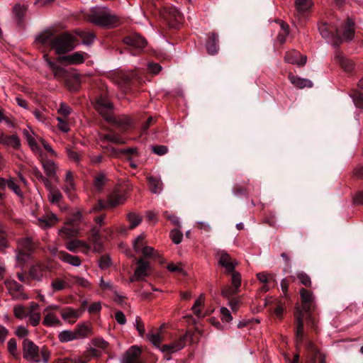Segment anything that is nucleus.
<instances>
[{"instance_id": "47", "label": "nucleus", "mask_w": 363, "mask_h": 363, "mask_svg": "<svg viewBox=\"0 0 363 363\" xmlns=\"http://www.w3.org/2000/svg\"><path fill=\"white\" fill-rule=\"evenodd\" d=\"M106 178V175L104 173L99 174L94 182V186L96 189L100 191L103 189L104 186L105 185Z\"/></svg>"}, {"instance_id": "36", "label": "nucleus", "mask_w": 363, "mask_h": 363, "mask_svg": "<svg viewBox=\"0 0 363 363\" xmlns=\"http://www.w3.org/2000/svg\"><path fill=\"white\" fill-rule=\"evenodd\" d=\"M33 173L38 180L41 181L43 183V184L45 185V188L48 189V191L55 188L52 186L51 182L49 179L50 178L43 176L41 172L37 167H34L33 169Z\"/></svg>"}, {"instance_id": "24", "label": "nucleus", "mask_w": 363, "mask_h": 363, "mask_svg": "<svg viewBox=\"0 0 363 363\" xmlns=\"http://www.w3.org/2000/svg\"><path fill=\"white\" fill-rule=\"evenodd\" d=\"M44 318L43 319V325L49 327H59L62 325L61 320L54 312H43Z\"/></svg>"}, {"instance_id": "28", "label": "nucleus", "mask_w": 363, "mask_h": 363, "mask_svg": "<svg viewBox=\"0 0 363 363\" xmlns=\"http://www.w3.org/2000/svg\"><path fill=\"white\" fill-rule=\"evenodd\" d=\"M206 50L209 55H215L218 50V35L216 33H210L206 42Z\"/></svg>"}, {"instance_id": "56", "label": "nucleus", "mask_w": 363, "mask_h": 363, "mask_svg": "<svg viewBox=\"0 0 363 363\" xmlns=\"http://www.w3.org/2000/svg\"><path fill=\"white\" fill-rule=\"evenodd\" d=\"M297 278L300 281V282L306 287H309L311 286V280L310 277L306 274L305 272H298L297 273Z\"/></svg>"}, {"instance_id": "9", "label": "nucleus", "mask_w": 363, "mask_h": 363, "mask_svg": "<svg viewBox=\"0 0 363 363\" xmlns=\"http://www.w3.org/2000/svg\"><path fill=\"white\" fill-rule=\"evenodd\" d=\"M191 338L190 333L187 332L184 335H182L179 339L174 342L168 344L163 345L160 350L162 352L174 353L184 347L188 340Z\"/></svg>"}, {"instance_id": "37", "label": "nucleus", "mask_w": 363, "mask_h": 363, "mask_svg": "<svg viewBox=\"0 0 363 363\" xmlns=\"http://www.w3.org/2000/svg\"><path fill=\"white\" fill-rule=\"evenodd\" d=\"M27 317L28 318V323L33 327H36L39 325L41 319V315L39 312L30 310L28 311Z\"/></svg>"}, {"instance_id": "32", "label": "nucleus", "mask_w": 363, "mask_h": 363, "mask_svg": "<svg viewBox=\"0 0 363 363\" xmlns=\"http://www.w3.org/2000/svg\"><path fill=\"white\" fill-rule=\"evenodd\" d=\"M23 135L26 139L28 144L30 146L32 151L34 152L40 153L41 150L35 140L34 133L33 130H31L30 128H28V129H24L23 130Z\"/></svg>"}, {"instance_id": "40", "label": "nucleus", "mask_w": 363, "mask_h": 363, "mask_svg": "<svg viewBox=\"0 0 363 363\" xmlns=\"http://www.w3.org/2000/svg\"><path fill=\"white\" fill-rule=\"evenodd\" d=\"M79 77L76 75L69 76L66 80V85L71 91H76L79 87Z\"/></svg>"}, {"instance_id": "38", "label": "nucleus", "mask_w": 363, "mask_h": 363, "mask_svg": "<svg viewBox=\"0 0 363 363\" xmlns=\"http://www.w3.org/2000/svg\"><path fill=\"white\" fill-rule=\"evenodd\" d=\"M58 339L61 342H67L76 340L74 330H65L58 335Z\"/></svg>"}, {"instance_id": "27", "label": "nucleus", "mask_w": 363, "mask_h": 363, "mask_svg": "<svg viewBox=\"0 0 363 363\" xmlns=\"http://www.w3.org/2000/svg\"><path fill=\"white\" fill-rule=\"evenodd\" d=\"M294 6L297 16H304L311 9L313 2L311 0H295Z\"/></svg>"}, {"instance_id": "52", "label": "nucleus", "mask_w": 363, "mask_h": 363, "mask_svg": "<svg viewBox=\"0 0 363 363\" xmlns=\"http://www.w3.org/2000/svg\"><path fill=\"white\" fill-rule=\"evenodd\" d=\"M91 344L95 347L101 349V350H105L108 346V342L101 337L94 338L91 340Z\"/></svg>"}, {"instance_id": "45", "label": "nucleus", "mask_w": 363, "mask_h": 363, "mask_svg": "<svg viewBox=\"0 0 363 363\" xmlns=\"http://www.w3.org/2000/svg\"><path fill=\"white\" fill-rule=\"evenodd\" d=\"M147 337L148 340L156 347L161 348L160 347V343L162 341V337L160 334V333H157L155 334L154 333H149L147 335Z\"/></svg>"}, {"instance_id": "5", "label": "nucleus", "mask_w": 363, "mask_h": 363, "mask_svg": "<svg viewBox=\"0 0 363 363\" xmlns=\"http://www.w3.org/2000/svg\"><path fill=\"white\" fill-rule=\"evenodd\" d=\"M23 357L32 362L48 363L50 353L48 349L43 346L40 349L32 340L25 339L23 343Z\"/></svg>"}, {"instance_id": "49", "label": "nucleus", "mask_w": 363, "mask_h": 363, "mask_svg": "<svg viewBox=\"0 0 363 363\" xmlns=\"http://www.w3.org/2000/svg\"><path fill=\"white\" fill-rule=\"evenodd\" d=\"M354 105L359 108H363V93L355 91L351 95Z\"/></svg>"}, {"instance_id": "29", "label": "nucleus", "mask_w": 363, "mask_h": 363, "mask_svg": "<svg viewBox=\"0 0 363 363\" xmlns=\"http://www.w3.org/2000/svg\"><path fill=\"white\" fill-rule=\"evenodd\" d=\"M46 271V266L41 263L33 265L29 269V276L34 280L40 281Z\"/></svg>"}, {"instance_id": "6", "label": "nucleus", "mask_w": 363, "mask_h": 363, "mask_svg": "<svg viewBox=\"0 0 363 363\" xmlns=\"http://www.w3.org/2000/svg\"><path fill=\"white\" fill-rule=\"evenodd\" d=\"M17 243L16 259L18 264L23 266L30 259L31 255L36 248V243L30 237L19 239Z\"/></svg>"}, {"instance_id": "11", "label": "nucleus", "mask_w": 363, "mask_h": 363, "mask_svg": "<svg viewBox=\"0 0 363 363\" xmlns=\"http://www.w3.org/2000/svg\"><path fill=\"white\" fill-rule=\"evenodd\" d=\"M39 160L40 161L44 172L46 176L54 180H57L58 177L57 176V164L52 160L46 159L42 152L39 154Z\"/></svg>"}, {"instance_id": "53", "label": "nucleus", "mask_w": 363, "mask_h": 363, "mask_svg": "<svg viewBox=\"0 0 363 363\" xmlns=\"http://www.w3.org/2000/svg\"><path fill=\"white\" fill-rule=\"evenodd\" d=\"M13 313L16 318L23 319L27 317L28 312L22 305H17L13 308Z\"/></svg>"}, {"instance_id": "21", "label": "nucleus", "mask_w": 363, "mask_h": 363, "mask_svg": "<svg viewBox=\"0 0 363 363\" xmlns=\"http://www.w3.org/2000/svg\"><path fill=\"white\" fill-rule=\"evenodd\" d=\"M318 30L322 37L326 40H329L333 36L340 37L339 28L328 23L319 24Z\"/></svg>"}, {"instance_id": "64", "label": "nucleus", "mask_w": 363, "mask_h": 363, "mask_svg": "<svg viewBox=\"0 0 363 363\" xmlns=\"http://www.w3.org/2000/svg\"><path fill=\"white\" fill-rule=\"evenodd\" d=\"M152 152L157 155H164L168 152V148L165 145H155L151 147Z\"/></svg>"}, {"instance_id": "18", "label": "nucleus", "mask_w": 363, "mask_h": 363, "mask_svg": "<svg viewBox=\"0 0 363 363\" xmlns=\"http://www.w3.org/2000/svg\"><path fill=\"white\" fill-rule=\"evenodd\" d=\"M85 55L88 56L86 52H75L68 55L59 56L57 57V62H66L69 65H80L84 62Z\"/></svg>"}, {"instance_id": "51", "label": "nucleus", "mask_w": 363, "mask_h": 363, "mask_svg": "<svg viewBox=\"0 0 363 363\" xmlns=\"http://www.w3.org/2000/svg\"><path fill=\"white\" fill-rule=\"evenodd\" d=\"M7 187L12 190L17 196L22 197L23 192L21 190L19 186L15 182L14 179L10 177L9 179V184H7Z\"/></svg>"}, {"instance_id": "60", "label": "nucleus", "mask_w": 363, "mask_h": 363, "mask_svg": "<svg viewBox=\"0 0 363 363\" xmlns=\"http://www.w3.org/2000/svg\"><path fill=\"white\" fill-rule=\"evenodd\" d=\"M135 325L136 329L140 335V336L143 337L145 333V325L143 323L140 317L137 316L135 321Z\"/></svg>"}, {"instance_id": "10", "label": "nucleus", "mask_w": 363, "mask_h": 363, "mask_svg": "<svg viewBox=\"0 0 363 363\" xmlns=\"http://www.w3.org/2000/svg\"><path fill=\"white\" fill-rule=\"evenodd\" d=\"M232 286H225L223 288L221 294L223 297L230 298L237 294L241 285V274L239 272H233L231 276Z\"/></svg>"}, {"instance_id": "34", "label": "nucleus", "mask_w": 363, "mask_h": 363, "mask_svg": "<svg viewBox=\"0 0 363 363\" xmlns=\"http://www.w3.org/2000/svg\"><path fill=\"white\" fill-rule=\"evenodd\" d=\"M277 22L279 23L281 27V30L279 33L277 39L280 44H283L286 42V38L289 34V26L284 21L279 20L277 21Z\"/></svg>"}, {"instance_id": "62", "label": "nucleus", "mask_w": 363, "mask_h": 363, "mask_svg": "<svg viewBox=\"0 0 363 363\" xmlns=\"http://www.w3.org/2000/svg\"><path fill=\"white\" fill-rule=\"evenodd\" d=\"M221 320L223 322L229 323L233 320V317L230 314V311L225 308L222 307L220 308Z\"/></svg>"}, {"instance_id": "42", "label": "nucleus", "mask_w": 363, "mask_h": 363, "mask_svg": "<svg viewBox=\"0 0 363 363\" xmlns=\"http://www.w3.org/2000/svg\"><path fill=\"white\" fill-rule=\"evenodd\" d=\"M78 35L82 39V43L86 45H90L93 43L96 38V35L93 33L90 32H80Z\"/></svg>"}, {"instance_id": "35", "label": "nucleus", "mask_w": 363, "mask_h": 363, "mask_svg": "<svg viewBox=\"0 0 363 363\" xmlns=\"http://www.w3.org/2000/svg\"><path fill=\"white\" fill-rule=\"evenodd\" d=\"M150 184V189L152 193L158 194L162 190V183L160 178L155 176H150L147 178Z\"/></svg>"}, {"instance_id": "43", "label": "nucleus", "mask_w": 363, "mask_h": 363, "mask_svg": "<svg viewBox=\"0 0 363 363\" xmlns=\"http://www.w3.org/2000/svg\"><path fill=\"white\" fill-rule=\"evenodd\" d=\"M127 218L130 222V229H133L138 226L142 221V217L135 213H129Z\"/></svg>"}, {"instance_id": "54", "label": "nucleus", "mask_w": 363, "mask_h": 363, "mask_svg": "<svg viewBox=\"0 0 363 363\" xmlns=\"http://www.w3.org/2000/svg\"><path fill=\"white\" fill-rule=\"evenodd\" d=\"M85 246L86 245L79 240H71L66 244V248L70 252H74L76 249Z\"/></svg>"}, {"instance_id": "20", "label": "nucleus", "mask_w": 363, "mask_h": 363, "mask_svg": "<svg viewBox=\"0 0 363 363\" xmlns=\"http://www.w3.org/2000/svg\"><path fill=\"white\" fill-rule=\"evenodd\" d=\"M218 263L220 265L224 267L228 272L231 273V275L233 272H236L235 268L238 263L231 258L228 253L221 251L218 252Z\"/></svg>"}, {"instance_id": "23", "label": "nucleus", "mask_w": 363, "mask_h": 363, "mask_svg": "<svg viewBox=\"0 0 363 363\" xmlns=\"http://www.w3.org/2000/svg\"><path fill=\"white\" fill-rule=\"evenodd\" d=\"M97 140L104 148H108L107 146L103 145V144L106 142H109V143H115V144L125 143L124 140L121 138H120L115 133H112V132L109 133H106V134H103V133H99Z\"/></svg>"}, {"instance_id": "14", "label": "nucleus", "mask_w": 363, "mask_h": 363, "mask_svg": "<svg viewBox=\"0 0 363 363\" xmlns=\"http://www.w3.org/2000/svg\"><path fill=\"white\" fill-rule=\"evenodd\" d=\"M83 310L75 309L69 306H67L60 309V315L62 318L69 323H74L82 314Z\"/></svg>"}, {"instance_id": "17", "label": "nucleus", "mask_w": 363, "mask_h": 363, "mask_svg": "<svg viewBox=\"0 0 363 363\" xmlns=\"http://www.w3.org/2000/svg\"><path fill=\"white\" fill-rule=\"evenodd\" d=\"M137 267L135 270L133 277L130 279L131 281L143 280L148 274L150 268V263L140 258L137 261Z\"/></svg>"}, {"instance_id": "12", "label": "nucleus", "mask_w": 363, "mask_h": 363, "mask_svg": "<svg viewBox=\"0 0 363 363\" xmlns=\"http://www.w3.org/2000/svg\"><path fill=\"white\" fill-rule=\"evenodd\" d=\"M140 347L133 345L123 354L121 363H143L140 359Z\"/></svg>"}, {"instance_id": "26", "label": "nucleus", "mask_w": 363, "mask_h": 363, "mask_svg": "<svg viewBox=\"0 0 363 363\" xmlns=\"http://www.w3.org/2000/svg\"><path fill=\"white\" fill-rule=\"evenodd\" d=\"M76 340L84 339L92 335V328L85 323L78 324L73 330Z\"/></svg>"}, {"instance_id": "46", "label": "nucleus", "mask_w": 363, "mask_h": 363, "mask_svg": "<svg viewBox=\"0 0 363 363\" xmlns=\"http://www.w3.org/2000/svg\"><path fill=\"white\" fill-rule=\"evenodd\" d=\"M257 278L258 280L263 284H271L274 282V276L271 274H267L265 272H259L257 274Z\"/></svg>"}, {"instance_id": "55", "label": "nucleus", "mask_w": 363, "mask_h": 363, "mask_svg": "<svg viewBox=\"0 0 363 363\" xmlns=\"http://www.w3.org/2000/svg\"><path fill=\"white\" fill-rule=\"evenodd\" d=\"M118 83L123 86H126L128 85L133 79V74L129 73H121L119 76Z\"/></svg>"}, {"instance_id": "61", "label": "nucleus", "mask_w": 363, "mask_h": 363, "mask_svg": "<svg viewBox=\"0 0 363 363\" xmlns=\"http://www.w3.org/2000/svg\"><path fill=\"white\" fill-rule=\"evenodd\" d=\"M145 239V235H139L135 240L133 243L134 249L136 252H140L143 247V240Z\"/></svg>"}, {"instance_id": "39", "label": "nucleus", "mask_w": 363, "mask_h": 363, "mask_svg": "<svg viewBox=\"0 0 363 363\" xmlns=\"http://www.w3.org/2000/svg\"><path fill=\"white\" fill-rule=\"evenodd\" d=\"M50 286L53 292H55L65 289L67 286V283L63 279L57 278L52 279Z\"/></svg>"}, {"instance_id": "50", "label": "nucleus", "mask_w": 363, "mask_h": 363, "mask_svg": "<svg viewBox=\"0 0 363 363\" xmlns=\"http://www.w3.org/2000/svg\"><path fill=\"white\" fill-rule=\"evenodd\" d=\"M8 351L14 357L17 358L18 354L17 352V342L16 339L11 338L7 342Z\"/></svg>"}, {"instance_id": "58", "label": "nucleus", "mask_w": 363, "mask_h": 363, "mask_svg": "<svg viewBox=\"0 0 363 363\" xmlns=\"http://www.w3.org/2000/svg\"><path fill=\"white\" fill-rule=\"evenodd\" d=\"M72 277L75 283L82 287L89 288L91 286L90 281L84 277L79 276H72Z\"/></svg>"}, {"instance_id": "3", "label": "nucleus", "mask_w": 363, "mask_h": 363, "mask_svg": "<svg viewBox=\"0 0 363 363\" xmlns=\"http://www.w3.org/2000/svg\"><path fill=\"white\" fill-rule=\"evenodd\" d=\"M94 108L105 121L115 125L121 130L125 131L133 125L132 119L126 115L114 118L113 116V104L106 96L101 95L97 97L94 104Z\"/></svg>"}, {"instance_id": "15", "label": "nucleus", "mask_w": 363, "mask_h": 363, "mask_svg": "<svg viewBox=\"0 0 363 363\" xmlns=\"http://www.w3.org/2000/svg\"><path fill=\"white\" fill-rule=\"evenodd\" d=\"M123 42L125 45L138 50L143 49L147 45L146 40L138 33H133L125 36L123 38Z\"/></svg>"}, {"instance_id": "4", "label": "nucleus", "mask_w": 363, "mask_h": 363, "mask_svg": "<svg viewBox=\"0 0 363 363\" xmlns=\"http://www.w3.org/2000/svg\"><path fill=\"white\" fill-rule=\"evenodd\" d=\"M86 19L94 25L106 28H115L121 23V18L106 6H94L86 14Z\"/></svg>"}, {"instance_id": "63", "label": "nucleus", "mask_w": 363, "mask_h": 363, "mask_svg": "<svg viewBox=\"0 0 363 363\" xmlns=\"http://www.w3.org/2000/svg\"><path fill=\"white\" fill-rule=\"evenodd\" d=\"M57 120L58 121V128L64 133H68L69 131V125L68 123L61 117H57Z\"/></svg>"}, {"instance_id": "48", "label": "nucleus", "mask_w": 363, "mask_h": 363, "mask_svg": "<svg viewBox=\"0 0 363 363\" xmlns=\"http://www.w3.org/2000/svg\"><path fill=\"white\" fill-rule=\"evenodd\" d=\"M48 197L51 203H55L61 200L62 195L57 188H55L49 191Z\"/></svg>"}, {"instance_id": "2", "label": "nucleus", "mask_w": 363, "mask_h": 363, "mask_svg": "<svg viewBox=\"0 0 363 363\" xmlns=\"http://www.w3.org/2000/svg\"><path fill=\"white\" fill-rule=\"evenodd\" d=\"M301 306H296L294 311L295 317V336L297 345L303 341V318L304 313H308L315 308V298L313 292L302 288L300 290Z\"/></svg>"}, {"instance_id": "33", "label": "nucleus", "mask_w": 363, "mask_h": 363, "mask_svg": "<svg viewBox=\"0 0 363 363\" xmlns=\"http://www.w3.org/2000/svg\"><path fill=\"white\" fill-rule=\"evenodd\" d=\"M335 62L339 64L346 72H351L353 69L354 64L351 60L346 59L344 55L337 51L335 55Z\"/></svg>"}, {"instance_id": "41", "label": "nucleus", "mask_w": 363, "mask_h": 363, "mask_svg": "<svg viewBox=\"0 0 363 363\" xmlns=\"http://www.w3.org/2000/svg\"><path fill=\"white\" fill-rule=\"evenodd\" d=\"M4 145H11L15 149H19L21 147V141L16 135H6Z\"/></svg>"}, {"instance_id": "1", "label": "nucleus", "mask_w": 363, "mask_h": 363, "mask_svg": "<svg viewBox=\"0 0 363 363\" xmlns=\"http://www.w3.org/2000/svg\"><path fill=\"white\" fill-rule=\"evenodd\" d=\"M35 40L60 55L74 50L77 39L74 35L67 32L60 33L54 28H49L38 34Z\"/></svg>"}, {"instance_id": "19", "label": "nucleus", "mask_w": 363, "mask_h": 363, "mask_svg": "<svg viewBox=\"0 0 363 363\" xmlns=\"http://www.w3.org/2000/svg\"><path fill=\"white\" fill-rule=\"evenodd\" d=\"M63 190L69 199L73 201L76 199V194L74 193L76 186L74 180V174L69 170L67 171L65 174Z\"/></svg>"}, {"instance_id": "13", "label": "nucleus", "mask_w": 363, "mask_h": 363, "mask_svg": "<svg viewBox=\"0 0 363 363\" xmlns=\"http://www.w3.org/2000/svg\"><path fill=\"white\" fill-rule=\"evenodd\" d=\"M43 58L46 62L47 65L53 72L54 77L57 79L67 80L68 77L70 76L65 68L58 65L56 62H53L51 60H50L47 54H45L43 55Z\"/></svg>"}, {"instance_id": "31", "label": "nucleus", "mask_w": 363, "mask_h": 363, "mask_svg": "<svg viewBox=\"0 0 363 363\" xmlns=\"http://www.w3.org/2000/svg\"><path fill=\"white\" fill-rule=\"evenodd\" d=\"M288 78L292 84L299 89L311 88L313 86V83L311 80L294 75L291 73L289 74Z\"/></svg>"}, {"instance_id": "44", "label": "nucleus", "mask_w": 363, "mask_h": 363, "mask_svg": "<svg viewBox=\"0 0 363 363\" xmlns=\"http://www.w3.org/2000/svg\"><path fill=\"white\" fill-rule=\"evenodd\" d=\"M205 297L203 294H201L199 297L195 301L191 309L194 311V314L198 317H201V311L199 309V307L204 303Z\"/></svg>"}, {"instance_id": "59", "label": "nucleus", "mask_w": 363, "mask_h": 363, "mask_svg": "<svg viewBox=\"0 0 363 363\" xmlns=\"http://www.w3.org/2000/svg\"><path fill=\"white\" fill-rule=\"evenodd\" d=\"M111 264V260L108 256H102L99 260V267L101 269H108Z\"/></svg>"}, {"instance_id": "22", "label": "nucleus", "mask_w": 363, "mask_h": 363, "mask_svg": "<svg viewBox=\"0 0 363 363\" xmlns=\"http://www.w3.org/2000/svg\"><path fill=\"white\" fill-rule=\"evenodd\" d=\"M52 254L55 255L60 260L67 262L74 267L81 265V259L78 256L72 255L65 251L57 252L56 249L52 250Z\"/></svg>"}, {"instance_id": "8", "label": "nucleus", "mask_w": 363, "mask_h": 363, "mask_svg": "<svg viewBox=\"0 0 363 363\" xmlns=\"http://www.w3.org/2000/svg\"><path fill=\"white\" fill-rule=\"evenodd\" d=\"M125 199H126L125 195L118 193H113L108 196L107 203H105L101 200L99 201L98 204L93 207L89 213L92 211H98L106 208H113L117 205L123 203Z\"/></svg>"}, {"instance_id": "30", "label": "nucleus", "mask_w": 363, "mask_h": 363, "mask_svg": "<svg viewBox=\"0 0 363 363\" xmlns=\"http://www.w3.org/2000/svg\"><path fill=\"white\" fill-rule=\"evenodd\" d=\"M38 225L42 228H50L55 225L57 221V217L52 213H46L38 218Z\"/></svg>"}, {"instance_id": "7", "label": "nucleus", "mask_w": 363, "mask_h": 363, "mask_svg": "<svg viewBox=\"0 0 363 363\" xmlns=\"http://www.w3.org/2000/svg\"><path fill=\"white\" fill-rule=\"evenodd\" d=\"M340 37H336V40L333 43L335 47H337L342 40H351L354 35V22L347 18L345 24L339 29Z\"/></svg>"}, {"instance_id": "25", "label": "nucleus", "mask_w": 363, "mask_h": 363, "mask_svg": "<svg viewBox=\"0 0 363 363\" xmlns=\"http://www.w3.org/2000/svg\"><path fill=\"white\" fill-rule=\"evenodd\" d=\"M79 228L77 225L67 222L65 226L60 230L59 234L64 239H69L77 235Z\"/></svg>"}, {"instance_id": "16", "label": "nucleus", "mask_w": 363, "mask_h": 363, "mask_svg": "<svg viewBox=\"0 0 363 363\" xmlns=\"http://www.w3.org/2000/svg\"><path fill=\"white\" fill-rule=\"evenodd\" d=\"M284 61L289 64L302 67L306 65L307 57L305 55H301L298 51L293 50L286 52Z\"/></svg>"}, {"instance_id": "57", "label": "nucleus", "mask_w": 363, "mask_h": 363, "mask_svg": "<svg viewBox=\"0 0 363 363\" xmlns=\"http://www.w3.org/2000/svg\"><path fill=\"white\" fill-rule=\"evenodd\" d=\"M170 237L174 244H179L183 238L182 233L178 229H174L170 233Z\"/></svg>"}]
</instances>
